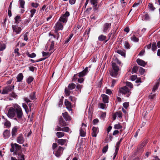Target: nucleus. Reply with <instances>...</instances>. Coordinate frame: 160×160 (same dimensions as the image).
Returning a JSON list of instances; mask_svg holds the SVG:
<instances>
[{"mask_svg": "<svg viewBox=\"0 0 160 160\" xmlns=\"http://www.w3.org/2000/svg\"><path fill=\"white\" fill-rule=\"evenodd\" d=\"M11 148L10 149V152H13V155H17L18 154L22 153L21 149V146L15 143H11Z\"/></svg>", "mask_w": 160, "mask_h": 160, "instance_id": "f257e3e1", "label": "nucleus"}, {"mask_svg": "<svg viewBox=\"0 0 160 160\" xmlns=\"http://www.w3.org/2000/svg\"><path fill=\"white\" fill-rule=\"evenodd\" d=\"M112 70L110 72V75L113 77H116L118 74L119 70V66L116 63L112 62Z\"/></svg>", "mask_w": 160, "mask_h": 160, "instance_id": "f03ea898", "label": "nucleus"}, {"mask_svg": "<svg viewBox=\"0 0 160 160\" xmlns=\"http://www.w3.org/2000/svg\"><path fill=\"white\" fill-rule=\"evenodd\" d=\"M14 107L16 109V114L17 118L18 119H22L23 116V113L21 107L17 104L14 105Z\"/></svg>", "mask_w": 160, "mask_h": 160, "instance_id": "7ed1b4c3", "label": "nucleus"}, {"mask_svg": "<svg viewBox=\"0 0 160 160\" xmlns=\"http://www.w3.org/2000/svg\"><path fill=\"white\" fill-rule=\"evenodd\" d=\"M118 92L122 94H126L127 97H128L131 93L130 90L127 86L122 87L119 88Z\"/></svg>", "mask_w": 160, "mask_h": 160, "instance_id": "20e7f679", "label": "nucleus"}, {"mask_svg": "<svg viewBox=\"0 0 160 160\" xmlns=\"http://www.w3.org/2000/svg\"><path fill=\"white\" fill-rule=\"evenodd\" d=\"M75 87L76 85L75 84L73 83L69 84L68 86V89L66 88L65 89V93L66 96H69L71 92L70 90L73 89L75 88Z\"/></svg>", "mask_w": 160, "mask_h": 160, "instance_id": "39448f33", "label": "nucleus"}, {"mask_svg": "<svg viewBox=\"0 0 160 160\" xmlns=\"http://www.w3.org/2000/svg\"><path fill=\"white\" fill-rule=\"evenodd\" d=\"M14 85H8L3 88L2 94H6L8 93L9 92H12L14 89Z\"/></svg>", "mask_w": 160, "mask_h": 160, "instance_id": "423d86ee", "label": "nucleus"}, {"mask_svg": "<svg viewBox=\"0 0 160 160\" xmlns=\"http://www.w3.org/2000/svg\"><path fill=\"white\" fill-rule=\"evenodd\" d=\"M29 99L27 97L24 98L25 101L27 103L31 102L30 99L32 100L36 99V92H33L31 93L29 95Z\"/></svg>", "mask_w": 160, "mask_h": 160, "instance_id": "0eeeda50", "label": "nucleus"}, {"mask_svg": "<svg viewBox=\"0 0 160 160\" xmlns=\"http://www.w3.org/2000/svg\"><path fill=\"white\" fill-rule=\"evenodd\" d=\"M16 115V109L14 107L10 108L7 114L8 116L10 118H14Z\"/></svg>", "mask_w": 160, "mask_h": 160, "instance_id": "6e6552de", "label": "nucleus"}, {"mask_svg": "<svg viewBox=\"0 0 160 160\" xmlns=\"http://www.w3.org/2000/svg\"><path fill=\"white\" fill-rule=\"evenodd\" d=\"M70 14L69 12L67 11L61 17L59 21L63 23H66L67 21L68 17L69 16Z\"/></svg>", "mask_w": 160, "mask_h": 160, "instance_id": "1a4fd4ad", "label": "nucleus"}, {"mask_svg": "<svg viewBox=\"0 0 160 160\" xmlns=\"http://www.w3.org/2000/svg\"><path fill=\"white\" fill-rule=\"evenodd\" d=\"M63 150V149L62 147L59 146L57 150L53 152V153L56 157H59L62 153Z\"/></svg>", "mask_w": 160, "mask_h": 160, "instance_id": "9d476101", "label": "nucleus"}, {"mask_svg": "<svg viewBox=\"0 0 160 160\" xmlns=\"http://www.w3.org/2000/svg\"><path fill=\"white\" fill-rule=\"evenodd\" d=\"M63 28V25L60 22H57L55 26V32H57L58 31L62 30Z\"/></svg>", "mask_w": 160, "mask_h": 160, "instance_id": "9b49d317", "label": "nucleus"}, {"mask_svg": "<svg viewBox=\"0 0 160 160\" xmlns=\"http://www.w3.org/2000/svg\"><path fill=\"white\" fill-rule=\"evenodd\" d=\"M13 32L16 33L17 34H19L22 30V28L20 27H18V26L12 25V26Z\"/></svg>", "mask_w": 160, "mask_h": 160, "instance_id": "f8f14e48", "label": "nucleus"}, {"mask_svg": "<svg viewBox=\"0 0 160 160\" xmlns=\"http://www.w3.org/2000/svg\"><path fill=\"white\" fill-rule=\"evenodd\" d=\"M92 132L91 133L93 137H96L97 134L99 132V128L98 127H93L92 128Z\"/></svg>", "mask_w": 160, "mask_h": 160, "instance_id": "ddd939ff", "label": "nucleus"}, {"mask_svg": "<svg viewBox=\"0 0 160 160\" xmlns=\"http://www.w3.org/2000/svg\"><path fill=\"white\" fill-rule=\"evenodd\" d=\"M59 124L61 127H63L67 125L66 122L64 120L62 116H60L59 120Z\"/></svg>", "mask_w": 160, "mask_h": 160, "instance_id": "4468645a", "label": "nucleus"}, {"mask_svg": "<svg viewBox=\"0 0 160 160\" xmlns=\"http://www.w3.org/2000/svg\"><path fill=\"white\" fill-rule=\"evenodd\" d=\"M17 142L19 144H22L24 142V139L22 134H21L17 138Z\"/></svg>", "mask_w": 160, "mask_h": 160, "instance_id": "2eb2a0df", "label": "nucleus"}, {"mask_svg": "<svg viewBox=\"0 0 160 160\" xmlns=\"http://www.w3.org/2000/svg\"><path fill=\"white\" fill-rule=\"evenodd\" d=\"M88 72V68L87 67H86L85 69L82 71L78 73V76L79 77H82L84 76L86 73Z\"/></svg>", "mask_w": 160, "mask_h": 160, "instance_id": "dca6fc26", "label": "nucleus"}, {"mask_svg": "<svg viewBox=\"0 0 160 160\" xmlns=\"http://www.w3.org/2000/svg\"><path fill=\"white\" fill-rule=\"evenodd\" d=\"M65 104L66 107L67 108L69 111L72 110L71 103L67 99H66L65 100Z\"/></svg>", "mask_w": 160, "mask_h": 160, "instance_id": "f3484780", "label": "nucleus"}, {"mask_svg": "<svg viewBox=\"0 0 160 160\" xmlns=\"http://www.w3.org/2000/svg\"><path fill=\"white\" fill-rule=\"evenodd\" d=\"M101 97L102 98L103 102L105 103H108V102L109 97L105 94H102Z\"/></svg>", "mask_w": 160, "mask_h": 160, "instance_id": "a211bd4d", "label": "nucleus"}, {"mask_svg": "<svg viewBox=\"0 0 160 160\" xmlns=\"http://www.w3.org/2000/svg\"><path fill=\"white\" fill-rule=\"evenodd\" d=\"M3 137L5 139L8 138L10 135V130H5L3 133Z\"/></svg>", "mask_w": 160, "mask_h": 160, "instance_id": "6ab92c4d", "label": "nucleus"}, {"mask_svg": "<svg viewBox=\"0 0 160 160\" xmlns=\"http://www.w3.org/2000/svg\"><path fill=\"white\" fill-rule=\"evenodd\" d=\"M62 115L66 121H69L71 120V117L69 115L68 112H65L64 113H62Z\"/></svg>", "mask_w": 160, "mask_h": 160, "instance_id": "aec40b11", "label": "nucleus"}, {"mask_svg": "<svg viewBox=\"0 0 160 160\" xmlns=\"http://www.w3.org/2000/svg\"><path fill=\"white\" fill-rule=\"evenodd\" d=\"M111 26V23H105L103 25V32H106L108 29Z\"/></svg>", "mask_w": 160, "mask_h": 160, "instance_id": "412c9836", "label": "nucleus"}, {"mask_svg": "<svg viewBox=\"0 0 160 160\" xmlns=\"http://www.w3.org/2000/svg\"><path fill=\"white\" fill-rule=\"evenodd\" d=\"M67 141L66 139H59L57 140V142L59 145L62 146L65 144Z\"/></svg>", "mask_w": 160, "mask_h": 160, "instance_id": "4be33fe9", "label": "nucleus"}, {"mask_svg": "<svg viewBox=\"0 0 160 160\" xmlns=\"http://www.w3.org/2000/svg\"><path fill=\"white\" fill-rule=\"evenodd\" d=\"M18 132V128L17 126L14 127L12 129V137H14L17 135Z\"/></svg>", "mask_w": 160, "mask_h": 160, "instance_id": "5701e85b", "label": "nucleus"}, {"mask_svg": "<svg viewBox=\"0 0 160 160\" xmlns=\"http://www.w3.org/2000/svg\"><path fill=\"white\" fill-rule=\"evenodd\" d=\"M23 78V74L22 73H19L17 76L16 78L17 79V82H20L22 80Z\"/></svg>", "mask_w": 160, "mask_h": 160, "instance_id": "b1692460", "label": "nucleus"}, {"mask_svg": "<svg viewBox=\"0 0 160 160\" xmlns=\"http://www.w3.org/2000/svg\"><path fill=\"white\" fill-rule=\"evenodd\" d=\"M18 156L17 158L18 160H25L24 158V155L22 153L17 154Z\"/></svg>", "mask_w": 160, "mask_h": 160, "instance_id": "393cba45", "label": "nucleus"}, {"mask_svg": "<svg viewBox=\"0 0 160 160\" xmlns=\"http://www.w3.org/2000/svg\"><path fill=\"white\" fill-rule=\"evenodd\" d=\"M160 84V80L158 81L155 84L152 90V92H155L158 88Z\"/></svg>", "mask_w": 160, "mask_h": 160, "instance_id": "a878e982", "label": "nucleus"}, {"mask_svg": "<svg viewBox=\"0 0 160 160\" xmlns=\"http://www.w3.org/2000/svg\"><path fill=\"white\" fill-rule=\"evenodd\" d=\"M42 54L43 56V57H45V58H41L39 59V60H44L47 58L48 57L50 56V54L49 52H42Z\"/></svg>", "mask_w": 160, "mask_h": 160, "instance_id": "bb28decb", "label": "nucleus"}, {"mask_svg": "<svg viewBox=\"0 0 160 160\" xmlns=\"http://www.w3.org/2000/svg\"><path fill=\"white\" fill-rule=\"evenodd\" d=\"M5 122L4 123V125L6 127V128H9L11 126V124L10 121H8L7 119H5Z\"/></svg>", "mask_w": 160, "mask_h": 160, "instance_id": "cd10ccee", "label": "nucleus"}, {"mask_svg": "<svg viewBox=\"0 0 160 160\" xmlns=\"http://www.w3.org/2000/svg\"><path fill=\"white\" fill-rule=\"evenodd\" d=\"M15 22L16 24H18L21 21L20 15L17 16L14 18Z\"/></svg>", "mask_w": 160, "mask_h": 160, "instance_id": "c85d7f7f", "label": "nucleus"}, {"mask_svg": "<svg viewBox=\"0 0 160 160\" xmlns=\"http://www.w3.org/2000/svg\"><path fill=\"white\" fill-rule=\"evenodd\" d=\"M138 64L142 66L145 67L146 63L144 61H136Z\"/></svg>", "mask_w": 160, "mask_h": 160, "instance_id": "c756f323", "label": "nucleus"}, {"mask_svg": "<svg viewBox=\"0 0 160 160\" xmlns=\"http://www.w3.org/2000/svg\"><path fill=\"white\" fill-rule=\"evenodd\" d=\"M157 45L155 42H153L152 43V50L153 51H155L157 49Z\"/></svg>", "mask_w": 160, "mask_h": 160, "instance_id": "7c9ffc66", "label": "nucleus"}, {"mask_svg": "<svg viewBox=\"0 0 160 160\" xmlns=\"http://www.w3.org/2000/svg\"><path fill=\"white\" fill-rule=\"evenodd\" d=\"M143 144L141 143L138 145L137 148V151L139 152H142L143 151V147H144Z\"/></svg>", "mask_w": 160, "mask_h": 160, "instance_id": "2f4dec72", "label": "nucleus"}, {"mask_svg": "<svg viewBox=\"0 0 160 160\" xmlns=\"http://www.w3.org/2000/svg\"><path fill=\"white\" fill-rule=\"evenodd\" d=\"M86 132L84 130L81 128L80 130V134L81 137H84L86 136Z\"/></svg>", "mask_w": 160, "mask_h": 160, "instance_id": "473e14b6", "label": "nucleus"}, {"mask_svg": "<svg viewBox=\"0 0 160 160\" xmlns=\"http://www.w3.org/2000/svg\"><path fill=\"white\" fill-rule=\"evenodd\" d=\"M34 78L32 76H29L27 79L26 82L28 84H30L31 83L33 80Z\"/></svg>", "mask_w": 160, "mask_h": 160, "instance_id": "72a5a7b5", "label": "nucleus"}, {"mask_svg": "<svg viewBox=\"0 0 160 160\" xmlns=\"http://www.w3.org/2000/svg\"><path fill=\"white\" fill-rule=\"evenodd\" d=\"M106 38V37L103 35H101L98 37V39L99 41H102L105 40Z\"/></svg>", "mask_w": 160, "mask_h": 160, "instance_id": "f704fd0d", "label": "nucleus"}, {"mask_svg": "<svg viewBox=\"0 0 160 160\" xmlns=\"http://www.w3.org/2000/svg\"><path fill=\"white\" fill-rule=\"evenodd\" d=\"M148 8L149 10L152 11H153L155 9V7L152 3H149Z\"/></svg>", "mask_w": 160, "mask_h": 160, "instance_id": "c9c22d12", "label": "nucleus"}, {"mask_svg": "<svg viewBox=\"0 0 160 160\" xmlns=\"http://www.w3.org/2000/svg\"><path fill=\"white\" fill-rule=\"evenodd\" d=\"M56 134L58 138H61L64 136V133L62 132H57Z\"/></svg>", "mask_w": 160, "mask_h": 160, "instance_id": "e433bc0d", "label": "nucleus"}, {"mask_svg": "<svg viewBox=\"0 0 160 160\" xmlns=\"http://www.w3.org/2000/svg\"><path fill=\"white\" fill-rule=\"evenodd\" d=\"M114 128L115 129H120L122 128V126L119 123L118 124H115L114 125Z\"/></svg>", "mask_w": 160, "mask_h": 160, "instance_id": "4c0bfd02", "label": "nucleus"}, {"mask_svg": "<svg viewBox=\"0 0 160 160\" xmlns=\"http://www.w3.org/2000/svg\"><path fill=\"white\" fill-rule=\"evenodd\" d=\"M19 2H20V7L21 8H24V5L25 4V1L23 0H19Z\"/></svg>", "mask_w": 160, "mask_h": 160, "instance_id": "58836bf2", "label": "nucleus"}, {"mask_svg": "<svg viewBox=\"0 0 160 160\" xmlns=\"http://www.w3.org/2000/svg\"><path fill=\"white\" fill-rule=\"evenodd\" d=\"M27 54L28 56L30 58H33L36 57V55L34 53H32L31 54H30L29 52L27 53Z\"/></svg>", "mask_w": 160, "mask_h": 160, "instance_id": "ea45409f", "label": "nucleus"}, {"mask_svg": "<svg viewBox=\"0 0 160 160\" xmlns=\"http://www.w3.org/2000/svg\"><path fill=\"white\" fill-rule=\"evenodd\" d=\"M22 107L23 108L25 109L26 112L28 113V109L27 105L25 103H23Z\"/></svg>", "mask_w": 160, "mask_h": 160, "instance_id": "a19ab883", "label": "nucleus"}, {"mask_svg": "<svg viewBox=\"0 0 160 160\" xmlns=\"http://www.w3.org/2000/svg\"><path fill=\"white\" fill-rule=\"evenodd\" d=\"M138 67L137 66H134L132 69V72L133 73H136L138 70Z\"/></svg>", "mask_w": 160, "mask_h": 160, "instance_id": "79ce46f5", "label": "nucleus"}, {"mask_svg": "<svg viewBox=\"0 0 160 160\" xmlns=\"http://www.w3.org/2000/svg\"><path fill=\"white\" fill-rule=\"evenodd\" d=\"M132 40L135 42H138L139 39L137 38L135 35H133L131 38Z\"/></svg>", "mask_w": 160, "mask_h": 160, "instance_id": "37998d69", "label": "nucleus"}, {"mask_svg": "<svg viewBox=\"0 0 160 160\" xmlns=\"http://www.w3.org/2000/svg\"><path fill=\"white\" fill-rule=\"evenodd\" d=\"M117 52L118 53L121 55L122 56H125V53L121 50H118L117 51Z\"/></svg>", "mask_w": 160, "mask_h": 160, "instance_id": "c03bdc74", "label": "nucleus"}, {"mask_svg": "<svg viewBox=\"0 0 160 160\" xmlns=\"http://www.w3.org/2000/svg\"><path fill=\"white\" fill-rule=\"evenodd\" d=\"M108 145H107L105 146L104 147L102 150V152L103 153H106L108 151Z\"/></svg>", "mask_w": 160, "mask_h": 160, "instance_id": "a18cd8bd", "label": "nucleus"}, {"mask_svg": "<svg viewBox=\"0 0 160 160\" xmlns=\"http://www.w3.org/2000/svg\"><path fill=\"white\" fill-rule=\"evenodd\" d=\"M69 99L72 102H75L76 101V98L75 97L70 96L69 97Z\"/></svg>", "mask_w": 160, "mask_h": 160, "instance_id": "49530a36", "label": "nucleus"}, {"mask_svg": "<svg viewBox=\"0 0 160 160\" xmlns=\"http://www.w3.org/2000/svg\"><path fill=\"white\" fill-rule=\"evenodd\" d=\"M6 48V45L4 44H0V51L4 50Z\"/></svg>", "mask_w": 160, "mask_h": 160, "instance_id": "de8ad7c7", "label": "nucleus"}, {"mask_svg": "<svg viewBox=\"0 0 160 160\" xmlns=\"http://www.w3.org/2000/svg\"><path fill=\"white\" fill-rule=\"evenodd\" d=\"M99 107L102 109H104L106 106V105L105 104L102 103H99Z\"/></svg>", "mask_w": 160, "mask_h": 160, "instance_id": "09e8293b", "label": "nucleus"}, {"mask_svg": "<svg viewBox=\"0 0 160 160\" xmlns=\"http://www.w3.org/2000/svg\"><path fill=\"white\" fill-rule=\"evenodd\" d=\"M125 47L127 49L130 48V46L128 42H125L124 44Z\"/></svg>", "mask_w": 160, "mask_h": 160, "instance_id": "8fccbe9b", "label": "nucleus"}, {"mask_svg": "<svg viewBox=\"0 0 160 160\" xmlns=\"http://www.w3.org/2000/svg\"><path fill=\"white\" fill-rule=\"evenodd\" d=\"M62 131L67 132H69L70 130L69 128L67 127L62 128Z\"/></svg>", "mask_w": 160, "mask_h": 160, "instance_id": "3c124183", "label": "nucleus"}, {"mask_svg": "<svg viewBox=\"0 0 160 160\" xmlns=\"http://www.w3.org/2000/svg\"><path fill=\"white\" fill-rule=\"evenodd\" d=\"M117 116H118V117L119 118H122V113L121 111H119L118 112H116L115 113Z\"/></svg>", "mask_w": 160, "mask_h": 160, "instance_id": "603ef678", "label": "nucleus"}, {"mask_svg": "<svg viewBox=\"0 0 160 160\" xmlns=\"http://www.w3.org/2000/svg\"><path fill=\"white\" fill-rule=\"evenodd\" d=\"M78 74H77L74 75L72 79V81L73 82H74L77 79H78Z\"/></svg>", "mask_w": 160, "mask_h": 160, "instance_id": "864d4df0", "label": "nucleus"}, {"mask_svg": "<svg viewBox=\"0 0 160 160\" xmlns=\"http://www.w3.org/2000/svg\"><path fill=\"white\" fill-rule=\"evenodd\" d=\"M139 72L141 75H143L145 72V70L141 67H140Z\"/></svg>", "mask_w": 160, "mask_h": 160, "instance_id": "5fc2aeb1", "label": "nucleus"}, {"mask_svg": "<svg viewBox=\"0 0 160 160\" xmlns=\"http://www.w3.org/2000/svg\"><path fill=\"white\" fill-rule=\"evenodd\" d=\"M90 2L92 5H94L97 4L98 0H90Z\"/></svg>", "mask_w": 160, "mask_h": 160, "instance_id": "6e6d98bb", "label": "nucleus"}, {"mask_svg": "<svg viewBox=\"0 0 160 160\" xmlns=\"http://www.w3.org/2000/svg\"><path fill=\"white\" fill-rule=\"evenodd\" d=\"M36 12V10L34 9H32L30 10V12L31 13V14L30 15V17L31 18L32 17L34 14Z\"/></svg>", "mask_w": 160, "mask_h": 160, "instance_id": "4d7b16f0", "label": "nucleus"}, {"mask_svg": "<svg viewBox=\"0 0 160 160\" xmlns=\"http://www.w3.org/2000/svg\"><path fill=\"white\" fill-rule=\"evenodd\" d=\"M152 93H151V95L149 96L148 98L151 99H154L156 97V94H154L152 95Z\"/></svg>", "mask_w": 160, "mask_h": 160, "instance_id": "13d9d810", "label": "nucleus"}, {"mask_svg": "<svg viewBox=\"0 0 160 160\" xmlns=\"http://www.w3.org/2000/svg\"><path fill=\"white\" fill-rule=\"evenodd\" d=\"M126 85L127 86L130 87V88H133V85L132 83L130 82H126Z\"/></svg>", "mask_w": 160, "mask_h": 160, "instance_id": "bf43d9fd", "label": "nucleus"}, {"mask_svg": "<svg viewBox=\"0 0 160 160\" xmlns=\"http://www.w3.org/2000/svg\"><path fill=\"white\" fill-rule=\"evenodd\" d=\"M93 9L94 11L95 12L98 10V9L99 8V6L97 5V4L93 5Z\"/></svg>", "mask_w": 160, "mask_h": 160, "instance_id": "052dcab7", "label": "nucleus"}, {"mask_svg": "<svg viewBox=\"0 0 160 160\" xmlns=\"http://www.w3.org/2000/svg\"><path fill=\"white\" fill-rule=\"evenodd\" d=\"M106 93L107 94L110 95L112 93V91L109 89H107L106 90Z\"/></svg>", "mask_w": 160, "mask_h": 160, "instance_id": "680f3d73", "label": "nucleus"}, {"mask_svg": "<svg viewBox=\"0 0 160 160\" xmlns=\"http://www.w3.org/2000/svg\"><path fill=\"white\" fill-rule=\"evenodd\" d=\"M82 87V85L78 84L76 86V88L80 92Z\"/></svg>", "mask_w": 160, "mask_h": 160, "instance_id": "e2e57ef3", "label": "nucleus"}, {"mask_svg": "<svg viewBox=\"0 0 160 160\" xmlns=\"http://www.w3.org/2000/svg\"><path fill=\"white\" fill-rule=\"evenodd\" d=\"M123 105L125 108H127L129 106V103L128 102H125L123 103Z\"/></svg>", "mask_w": 160, "mask_h": 160, "instance_id": "0e129e2a", "label": "nucleus"}, {"mask_svg": "<svg viewBox=\"0 0 160 160\" xmlns=\"http://www.w3.org/2000/svg\"><path fill=\"white\" fill-rule=\"evenodd\" d=\"M137 78V75H132L131 76V80L132 81H134L135 79H136Z\"/></svg>", "mask_w": 160, "mask_h": 160, "instance_id": "69168bd1", "label": "nucleus"}, {"mask_svg": "<svg viewBox=\"0 0 160 160\" xmlns=\"http://www.w3.org/2000/svg\"><path fill=\"white\" fill-rule=\"evenodd\" d=\"M83 81L84 79L82 78L79 77L78 78V82L79 83H81L83 82Z\"/></svg>", "mask_w": 160, "mask_h": 160, "instance_id": "338daca9", "label": "nucleus"}, {"mask_svg": "<svg viewBox=\"0 0 160 160\" xmlns=\"http://www.w3.org/2000/svg\"><path fill=\"white\" fill-rule=\"evenodd\" d=\"M99 122V120L97 118L94 119L93 121V123L94 125L96 124Z\"/></svg>", "mask_w": 160, "mask_h": 160, "instance_id": "774afa93", "label": "nucleus"}]
</instances>
